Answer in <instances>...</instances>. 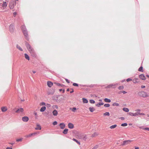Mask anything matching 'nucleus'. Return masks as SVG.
Here are the masks:
<instances>
[{"instance_id":"46","label":"nucleus","mask_w":149,"mask_h":149,"mask_svg":"<svg viewBox=\"0 0 149 149\" xmlns=\"http://www.w3.org/2000/svg\"><path fill=\"white\" fill-rule=\"evenodd\" d=\"M33 134H31L28 135H27V136H26V137H31V136L32 135H33Z\"/></svg>"},{"instance_id":"34","label":"nucleus","mask_w":149,"mask_h":149,"mask_svg":"<svg viewBox=\"0 0 149 149\" xmlns=\"http://www.w3.org/2000/svg\"><path fill=\"white\" fill-rule=\"evenodd\" d=\"M112 105L113 106H119V104L118 103H117L116 102H114L113 104Z\"/></svg>"},{"instance_id":"15","label":"nucleus","mask_w":149,"mask_h":149,"mask_svg":"<svg viewBox=\"0 0 149 149\" xmlns=\"http://www.w3.org/2000/svg\"><path fill=\"white\" fill-rule=\"evenodd\" d=\"M81 139L84 141H86L87 139L86 135H83L81 136Z\"/></svg>"},{"instance_id":"28","label":"nucleus","mask_w":149,"mask_h":149,"mask_svg":"<svg viewBox=\"0 0 149 149\" xmlns=\"http://www.w3.org/2000/svg\"><path fill=\"white\" fill-rule=\"evenodd\" d=\"M16 47L17 49H19L20 51H22L23 49L21 48V47L19 46L18 45H16Z\"/></svg>"},{"instance_id":"40","label":"nucleus","mask_w":149,"mask_h":149,"mask_svg":"<svg viewBox=\"0 0 149 149\" xmlns=\"http://www.w3.org/2000/svg\"><path fill=\"white\" fill-rule=\"evenodd\" d=\"M118 88L120 90H123L124 89V86H119Z\"/></svg>"},{"instance_id":"5","label":"nucleus","mask_w":149,"mask_h":149,"mask_svg":"<svg viewBox=\"0 0 149 149\" xmlns=\"http://www.w3.org/2000/svg\"><path fill=\"white\" fill-rule=\"evenodd\" d=\"M132 141V140H128L123 141L121 143V145L124 146L130 143Z\"/></svg>"},{"instance_id":"14","label":"nucleus","mask_w":149,"mask_h":149,"mask_svg":"<svg viewBox=\"0 0 149 149\" xmlns=\"http://www.w3.org/2000/svg\"><path fill=\"white\" fill-rule=\"evenodd\" d=\"M68 127L70 129H73L74 127V125L71 123H69L68 124Z\"/></svg>"},{"instance_id":"39","label":"nucleus","mask_w":149,"mask_h":149,"mask_svg":"<svg viewBox=\"0 0 149 149\" xmlns=\"http://www.w3.org/2000/svg\"><path fill=\"white\" fill-rule=\"evenodd\" d=\"M110 104H104V106L106 107H109Z\"/></svg>"},{"instance_id":"64","label":"nucleus","mask_w":149,"mask_h":149,"mask_svg":"<svg viewBox=\"0 0 149 149\" xmlns=\"http://www.w3.org/2000/svg\"><path fill=\"white\" fill-rule=\"evenodd\" d=\"M139 148L138 147H135L134 149H139Z\"/></svg>"},{"instance_id":"13","label":"nucleus","mask_w":149,"mask_h":149,"mask_svg":"<svg viewBox=\"0 0 149 149\" xmlns=\"http://www.w3.org/2000/svg\"><path fill=\"white\" fill-rule=\"evenodd\" d=\"M47 84L48 86L49 87H51L53 85V83L50 81H48Z\"/></svg>"},{"instance_id":"26","label":"nucleus","mask_w":149,"mask_h":149,"mask_svg":"<svg viewBox=\"0 0 149 149\" xmlns=\"http://www.w3.org/2000/svg\"><path fill=\"white\" fill-rule=\"evenodd\" d=\"M123 110L126 112H128L129 111V109L127 108L124 107L123 108Z\"/></svg>"},{"instance_id":"56","label":"nucleus","mask_w":149,"mask_h":149,"mask_svg":"<svg viewBox=\"0 0 149 149\" xmlns=\"http://www.w3.org/2000/svg\"><path fill=\"white\" fill-rule=\"evenodd\" d=\"M145 115V114L144 113H140V115H143V116H144Z\"/></svg>"},{"instance_id":"59","label":"nucleus","mask_w":149,"mask_h":149,"mask_svg":"<svg viewBox=\"0 0 149 149\" xmlns=\"http://www.w3.org/2000/svg\"><path fill=\"white\" fill-rule=\"evenodd\" d=\"M120 118L122 120H124L125 119V118L124 117H120Z\"/></svg>"},{"instance_id":"16","label":"nucleus","mask_w":149,"mask_h":149,"mask_svg":"<svg viewBox=\"0 0 149 149\" xmlns=\"http://www.w3.org/2000/svg\"><path fill=\"white\" fill-rule=\"evenodd\" d=\"M37 127L35 128L36 130H41V127L40 125L39 124H37L36 125Z\"/></svg>"},{"instance_id":"61","label":"nucleus","mask_w":149,"mask_h":149,"mask_svg":"<svg viewBox=\"0 0 149 149\" xmlns=\"http://www.w3.org/2000/svg\"><path fill=\"white\" fill-rule=\"evenodd\" d=\"M72 91H70V93H72L74 91V90L73 89H72Z\"/></svg>"},{"instance_id":"57","label":"nucleus","mask_w":149,"mask_h":149,"mask_svg":"<svg viewBox=\"0 0 149 149\" xmlns=\"http://www.w3.org/2000/svg\"><path fill=\"white\" fill-rule=\"evenodd\" d=\"M41 104L43 105H45V103L44 102H42L41 103Z\"/></svg>"},{"instance_id":"2","label":"nucleus","mask_w":149,"mask_h":149,"mask_svg":"<svg viewBox=\"0 0 149 149\" xmlns=\"http://www.w3.org/2000/svg\"><path fill=\"white\" fill-rule=\"evenodd\" d=\"M138 95L140 97H146L149 96L146 92L143 91H139L138 93Z\"/></svg>"},{"instance_id":"20","label":"nucleus","mask_w":149,"mask_h":149,"mask_svg":"<svg viewBox=\"0 0 149 149\" xmlns=\"http://www.w3.org/2000/svg\"><path fill=\"white\" fill-rule=\"evenodd\" d=\"M54 84H56V85L60 86L61 87H62L64 86V85L63 84H61L58 83H54Z\"/></svg>"},{"instance_id":"31","label":"nucleus","mask_w":149,"mask_h":149,"mask_svg":"<svg viewBox=\"0 0 149 149\" xmlns=\"http://www.w3.org/2000/svg\"><path fill=\"white\" fill-rule=\"evenodd\" d=\"M73 140L75 141L79 145H80V142L78 141L77 140L74 138H73L72 139Z\"/></svg>"},{"instance_id":"24","label":"nucleus","mask_w":149,"mask_h":149,"mask_svg":"<svg viewBox=\"0 0 149 149\" xmlns=\"http://www.w3.org/2000/svg\"><path fill=\"white\" fill-rule=\"evenodd\" d=\"M24 55L25 58L28 60H29L30 58L29 56L26 53H25Z\"/></svg>"},{"instance_id":"50","label":"nucleus","mask_w":149,"mask_h":149,"mask_svg":"<svg viewBox=\"0 0 149 149\" xmlns=\"http://www.w3.org/2000/svg\"><path fill=\"white\" fill-rule=\"evenodd\" d=\"M120 92H121L122 93H123L124 94L126 93L127 92L125 91H120Z\"/></svg>"},{"instance_id":"32","label":"nucleus","mask_w":149,"mask_h":149,"mask_svg":"<svg viewBox=\"0 0 149 149\" xmlns=\"http://www.w3.org/2000/svg\"><path fill=\"white\" fill-rule=\"evenodd\" d=\"M138 71L141 72H143V67L142 66H140V67L138 69Z\"/></svg>"},{"instance_id":"19","label":"nucleus","mask_w":149,"mask_h":149,"mask_svg":"<svg viewBox=\"0 0 149 149\" xmlns=\"http://www.w3.org/2000/svg\"><path fill=\"white\" fill-rule=\"evenodd\" d=\"M7 110L6 107H2L1 108V110L2 112H5Z\"/></svg>"},{"instance_id":"47","label":"nucleus","mask_w":149,"mask_h":149,"mask_svg":"<svg viewBox=\"0 0 149 149\" xmlns=\"http://www.w3.org/2000/svg\"><path fill=\"white\" fill-rule=\"evenodd\" d=\"M57 124V122L56 121H54L53 122V124L54 125H56Z\"/></svg>"},{"instance_id":"42","label":"nucleus","mask_w":149,"mask_h":149,"mask_svg":"<svg viewBox=\"0 0 149 149\" xmlns=\"http://www.w3.org/2000/svg\"><path fill=\"white\" fill-rule=\"evenodd\" d=\"M72 84L73 86H75L78 87L79 86V84H78L76 83H74Z\"/></svg>"},{"instance_id":"12","label":"nucleus","mask_w":149,"mask_h":149,"mask_svg":"<svg viewBox=\"0 0 149 149\" xmlns=\"http://www.w3.org/2000/svg\"><path fill=\"white\" fill-rule=\"evenodd\" d=\"M24 111V109L22 108H20L17 109L16 111V113H22Z\"/></svg>"},{"instance_id":"62","label":"nucleus","mask_w":149,"mask_h":149,"mask_svg":"<svg viewBox=\"0 0 149 149\" xmlns=\"http://www.w3.org/2000/svg\"><path fill=\"white\" fill-rule=\"evenodd\" d=\"M145 87V86H144L142 85L141 86V88H143Z\"/></svg>"},{"instance_id":"36","label":"nucleus","mask_w":149,"mask_h":149,"mask_svg":"<svg viewBox=\"0 0 149 149\" xmlns=\"http://www.w3.org/2000/svg\"><path fill=\"white\" fill-rule=\"evenodd\" d=\"M137 80H138V79H133V82L134 83H138L139 82L138 81H137Z\"/></svg>"},{"instance_id":"7","label":"nucleus","mask_w":149,"mask_h":149,"mask_svg":"<svg viewBox=\"0 0 149 149\" xmlns=\"http://www.w3.org/2000/svg\"><path fill=\"white\" fill-rule=\"evenodd\" d=\"M29 52L32 56L35 58L36 57L37 55L34 50L31 51L30 52Z\"/></svg>"},{"instance_id":"55","label":"nucleus","mask_w":149,"mask_h":149,"mask_svg":"<svg viewBox=\"0 0 149 149\" xmlns=\"http://www.w3.org/2000/svg\"><path fill=\"white\" fill-rule=\"evenodd\" d=\"M145 130H147L149 131V128L148 127H145Z\"/></svg>"},{"instance_id":"30","label":"nucleus","mask_w":149,"mask_h":149,"mask_svg":"<svg viewBox=\"0 0 149 149\" xmlns=\"http://www.w3.org/2000/svg\"><path fill=\"white\" fill-rule=\"evenodd\" d=\"M117 126V125L114 124V125L111 126L110 127V128H111V129H113V128H115Z\"/></svg>"},{"instance_id":"23","label":"nucleus","mask_w":149,"mask_h":149,"mask_svg":"<svg viewBox=\"0 0 149 149\" xmlns=\"http://www.w3.org/2000/svg\"><path fill=\"white\" fill-rule=\"evenodd\" d=\"M82 100L83 102L84 103H87L88 102V100L85 98H82Z\"/></svg>"},{"instance_id":"35","label":"nucleus","mask_w":149,"mask_h":149,"mask_svg":"<svg viewBox=\"0 0 149 149\" xmlns=\"http://www.w3.org/2000/svg\"><path fill=\"white\" fill-rule=\"evenodd\" d=\"M127 123H122L121 125L123 127H125L127 126Z\"/></svg>"},{"instance_id":"38","label":"nucleus","mask_w":149,"mask_h":149,"mask_svg":"<svg viewBox=\"0 0 149 149\" xmlns=\"http://www.w3.org/2000/svg\"><path fill=\"white\" fill-rule=\"evenodd\" d=\"M140 113L139 112H136L134 113V116H136L140 115Z\"/></svg>"},{"instance_id":"25","label":"nucleus","mask_w":149,"mask_h":149,"mask_svg":"<svg viewBox=\"0 0 149 149\" xmlns=\"http://www.w3.org/2000/svg\"><path fill=\"white\" fill-rule=\"evenodd\" d=\"M68 129H65L63 132V133L65 134H66L68 133Z\"/></svg>"},{"instance_id":"1","label":"nucleus","mask_w":149,"mask_h":149,"mask_svg":"<svg viewBox=\"0 0 149 149\" xmlns=\"http://www.w3.org/2000/svg\"><path fill=\"white\" fill-rule=\"evenodd\" d=\"M21 29L22 31V32L25 37V38L27 41H29V38L28 34V32L25 26L24 25H22L21 26Z\"/></svg>"},{"instance_id":"27","label":"nucleus","mask_w":149,"mask_h":149,"mask_svg":"<svg viewBox=\"0 0 149 149\" xmlns=\"http://www.w3.org/2000/svg\"><path fill=\"white\" fill-rule=\"evenodd\" d=\"M90 111L92 112L95 110V109L93 107H90L89 108Z\"/></svg>"},{"instance_id":"49","label":"nucleus","mask_w":149,"mask_h":149,"mask_svg":"<svg viewBox=\"0 0 149 149\" xmlns=\"http://www.w3.org/2000/svg\"><path fill=\"white\" fill-rule=\"evenodd\" d=\"M132 79H131L129 78H128V79H127V80H126V81H127V82H129V81H132Z\"/></svg>"},{"instance_id":"54","label":"nucleus","mask_w":149,"mask_h":149,"mask_svg":"<svg viewBox=\"0 0 149 149\" xmlns=\"http://www.w3.org/2000/svg\"><path fill=\"white\" fill-rule=\"evenodd\" d=\"M136 112H139L141 111V110L140 109H137L136 110Z\"/></svg>"},{"instance_id":"11","label":"nucleus","mask_w":149,"mask_h":149,"mask_svg":"<svg viewBox=\"0 0 149 149\" xmlns=\"http://www.w3.org/2000/svg\"><path fill=\"white\" fill-rule=\"evenodd\" d=\"M59 126H60V128L62 129H63L65 127V125L63 123H61L59 125Z\"/></svg>"},{"instance_id":"63","label":"nucleus","mask_w":149,"mask_h":149,"mask_svg":"<svg viewBox=\"0 0 149 149\" xmlns=\"http://www.w3.org/2000/svg\"><path fill=\"white\" fill-rule=\"evenodd\" d=\"M17 14V13L16 12H14L13 13V14L14 15H15Z\"/></svg>"},{"instance_id":"51","label":"nucleus","mask_w":149,"mask_h":149,"mask_svg":"<svg viewBox=\"0 0 149 149\" xmlns=\"http://www.w3.org/2000/svg\"><path fill=\"white\" fill-rule=\"evenodd\" d=\"M139 128L141 129H143V130H145V127H144V126H141L139 127Z\"/></svg>"},{"instance_id":"6","label":"nucleus","mask_w":149,"mask_h":149,"mask_svg":"<svg viewBox=\"0 0 149 149\" xmlns=\"http://www.w3.org/2000/svg\"><path fill=\"white\" fill-rule=\"evenodd\" d=\"M15 29V26L14 24H10L9 27V30L10 32L12 33L14 32Z\"/></svg>"},{"instance_id":"60","label":"nucleus","mask_w":149,"mask_h":149,"mask_svg":"<svg viewBox=\"0 0 149 149\" xmlns=\"http://www.w3.org/2000/svg\"><path fill=\"white\" fill-rule=\"evenodd\" d=\"M34 115L36 116H37V113L36 112H35L34 113Z\"/></svg>"},{"instance_id":"43","label":"nucleus","mask_w":149,"mask_h":149,"mask_svg":"<svg viewBox=\"0 0 149 149\" xmlns=\"http://www.w3.org/2000/svg\"><path fill=\"white\" fill-rule=\"evenodd\" d=\"M22 139H23L22 138L17 139H16V141L17 142L21 141H22Z\"/></svg>"},{"instance_id":"8","label":"nucleus","mask_w":149,"mask_h":149,"mask_svg":"<svg viewBox=\"0 0 149 149\" xmlns=\"http://www.w3.org/2000/svg\"><path fill=\"white\" fill-rule=\"evenodd\" d=\"M139 78L142 80H145L146 79V77L143 74H141L139 75Z\"/></svg>"},{"instance_id":"17","label":"nucleus","mask_w":149,"mask_h":149,"mask_svg":"<svg viewBox=\"0 0 149 149\" xmlns=\"http://www.w3.org/2000/svg\"><path fill=\"white\" fill-rule=\"evenodd\" d=\"M104 104L103 102H99L98 103L96 104L95 106L97 107H99L100 106L103 105Z\"/></svg>"},{"instance_id":"4","label":"nucleus","mask_w":149,"mask_h":149,"mask_svg":"<svg viewBox=\"0 0 149 149\" xmlns=\"http://www.w3.org/2000/svg\"><path fill=\"white\" fill-rule=\"evenodd\" d=\"M16 3V1H12L9 3V7L10 9H13L15 6Z\"/></svg>"},{"instance_id":"52","label":"nucleus","mask_w":149,"mask_h":149,"mask_svg":"<svg viewBox=\"0 0 149 149\" xmlns=\"http://www.w3.org/2000/svg\"><path fill=\"white\" fill-rule=\"evenodd\" d=\"M65 80L66 81V82L68 83H70V81L69 80H68V79H65Z\"/></svg>"},{"instance_id":"29","label":"nucleus","mask_w":149,"mask_h":149,"mask_svg":"<svg viewBox=\"0 0 149 149\" xmlns=\"http://www.w3.org/2000/svg\"><path fill=\"white\" fill-rule=\"evenodd\" d=\"M2 6L3 7H6L7 6L6 2V1H4L3 2V4H2Z\"/></svg>"},{"instance_id":"22","label":"nucleus","mask_w":149,"mask_h":149,"mask_svg":"<svg viewBox=\"0 0 149 149\" xmlns=\"http://www.w3.org/2000/svg\"><path fill=\"white\" fill-rule=\"evenodd\" d=\"M104 100L106 102L110 103L111 102V100L107 98H104Z\"/></svg>"},{"instance_id":"45","label":"nucleus","mask_w":149,"mask_h":149,"mask_svg":"<svg viewBox=\"0 0 149 149\" xmlns=\"http://www.w3.org/2000/svg\"><path fill=\"white\" fill-rule=\"evenodd\" d=\"M98 147V145H96L92 149H96Z\"/></svg>"},{"instance_id":"48","label":"nucleus","mask_w":149,"mask_h":149,"mask_svg":"<svg viewBox=\"0 0 149 149\" xmlns=\"http://www.w3.org/2000/svg\"><path fill=\"white\" fill-rule=\"evenodd\" d=\"M53 107L54 108H56V109H58V106L57 105H54Z\"/></svg>"},{"instance_id":"37","label":"nucleus","mask_w":149,"mask_h":149,"mask_svg":"<svg viewBox=\"0 0 149 149\" xmlns=\"http://www.w3.org/2000/svg\"><path fill=\"white\" fill-rule=\"evenodd\" d=\"M89 101L91 104H94L95 103V101L93 100H90Z\"/></svg>"},{"instance_id":"9","label":"nucleus","mask_w":149,"mask_h":149,"mask_svg":"<svg viewBox=\"0 0 149 149\" xmlns=\"http://www.w3.org/2000/svg\"><path fill=\"white\" fill-rule=\"evenodd\" d=\"M118 84L117 83L115 84H110L107 86V88H111V87H112V86H114V87H113V88H115L116 85H117Z\"/></svg>"},{"instance_id":"33","label":"nucleus","mask_w":149,"mask_h":149,"mask_svg":"<svg viewBox=\"0 0 149 149\" xmlns=\"http://www.w3.org/2000/svg\"><path fill=\"white\" fill-rule=\"evenodd\" d=\"M130 116H134V113H133L132 112H129L127 113Z\"/></svg>"},{"instance_id":"3","label":"nucleus","mask_w":149,"mask_h":149,"mask_svg":"<svg viewBox=\"0 0 149 149\" xmlns=\"http://www.w3.org/2000/svg\"><path fill=\"white\" fill-rule=\"evenodd\" d=\"M25 45L27 50L29 52L34 50L31 45L26 41L25 42Z\"/></svg>"},{"instance_id":"58","label":"nucleus","mask_w":149,"mask_h":149,"mask_svg":"<svg viewBox=\"0 0 149 149\" xmlns=\"http://www.w3.org/2000/svg\"><path fill=\"white\" fill-rule=\"evenodd\" d=\"M6 149H13L12 148L10 147H7Z\"/></svg>"},{"instance_id":"53","label":"nucleus","mask_w":149,"mask_h":149,"mask_svg":"<svg viewBox=\"0 0 149 149\" xmlns=\"http://www.w3.org/2000/svg\"><path fill=\"white\" fill-rule=\"evenodd\" d=\"M95 135H97V134H96L95 133H94L93 134H92V137H94L95 136Z\"/></svg>"},{"instance_id":"41","label":"nucleus","mask_w":149,"mask_h":149,"mask_svg":"<svg viewBox=\"0 0 149 149\" xmlns=\"http://www.w3.org/2000/svg\"><path fill=\"white\" fill-rule=\"evenodd\" d=\"M104 115L109 116L110 115V114L109 112H106L104 113Z\"/></svg>"},{"instance_id":"10","label":"nucleus","mask_w":149,"mask_h":149,"mask_svg":"<svg viewBox=\"0 0 149 149\" xmlns=\"http://www.w3.org/2000/svg\"><path fill=\"white\" fill-rule=\"evenodd\" d=\"M29 120V118L27 116H24L22 118V120L24 122H27Z\"/></svg>"},{"instance_id":"21","label":"nucleus","mask_w":149,"mask_h":149,"mask_svg":"<svg viewBox=\"0 0 149 149\" xmlns=\"http://www.w3.org/2000/svg\"><path fill=\"white\" fill-rule=\"evenodd\" d=\"M53 115L54 116H56L58 114V112L56 110H54L52 112Z\"/></svg>"},{"instance_id":"44","label":"nucleus","mask_w":149,"mask_h":149,"mask_svg":"<svg viewBox=\"0 0 149 149\" xmlns=\"http://www.w3.org/2000/svg\"><path fill=\"white\" fill-rule=\"evenodd\" d=\"M76 109H77L76 107H73L72 109V111L73 112H75Z\"/></svg>"},{"instance_id":"18","label":"nucleus","mask_w":149,"mask_h":149,"mask_svg":"<svg viewBox=\"0 0 149 149\" xmlns=\"http://www.w3.org/2000/svg\"><path fill=\"white\" fill-rule=\"evenodd\" d=\"M46 107H45V106L42 107L41 108V109L40 110V112H44L46 110Z\"/></svg>"}]
</instances>
